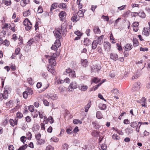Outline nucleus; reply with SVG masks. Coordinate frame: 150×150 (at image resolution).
Listing matches in <instances>:
<instances>
[{
  "label": "nucleus",
  "mask_w": 150,
  "mask_h": 150,
  "mask_svg": "<svg viewBox=\"0 0 150 150\" xmlns=\"http://www.w3.org/2000/svg\"><path fill=\"white\" fill-rule=\"evenodd\" d=\"M53 33L57 39L54 45L51 47V49L55 51H56L57 50V48L59 47L61 45L60 40L62 38L61 33L59 30H54L53 31Z\"/></svg>",
  "instance_id": "1"
},
{
  "label": "nucleus",
  "mask_w": 150,
  "mask_h": 150,
  "mask_svg": "<svg viewBox=\"0 0 150 150\" xmlns=\"http://www.w3.org/2000/svg\"><path fill=\"white\" fill-rule=\"evenodd\" d=\"M142 86V85L140 82H134L132 88V90L133 91H138L139 90Z\"/></svg>",
  "instance_id": "2"
},
{
  "label": "nucleus",
  "mask_w": 150,
  "mask_h": 150,
  "mask_svg": "<svg viewBox=\"0 0 150 150\" xmlns=\"http://www.w3.org/2000/svg\"><path fill=\"white\" fill-rule=\"evenodd\" d=\"M23 24L26 26L25 29L27 30H29L31 28L32 23L28 18L25 19L23 22Z\"/></svg>",
  "instance_id": "3"
},
{
  "label": "nucleus",
  "mask_w": 150,
  "mask_h": 150,
  "mask_svg": "<svg viewBox=\"0 0 150 150\" xmlns=\"http://www.w3.org/2000/svg\"><path fill=\"white\" fill-rule=\"evenodd\" d=\"M67 23L66 22H64L61 25V28L59 29V30H61L63 35H64L65 33L67 31Z\"/></svg>",
  "instance_id": "4"
},
{
  "label": "nucleus",
  "mask_w": 150,
  "mask_h": 150,
  "mask_svg": "<svg viewBox=\"0 0 150 150\" xmlns=\"http://www.w3.org/2000/svg\"><path fill=\"white\" fill-rule=\"evenodd\" d=\"M77 87V85L75 82H72L71 83L69 86L67 88L68 91L71 92L72 91V89L76 88Z\"/></svg>",
  "instance_id": "5"
},
{
  "label": "nucleus",
  "mask_w": 150,
  "mask_h": 150,
  "mask_svg": "<svg viewBox=\"0 0 150 150\" xmlns=\"http://www.w3.org/2000/svg\"><path fill=\"white\" fill-rule=\"evenodd\" d=\"M146 101V99L144 97H143L140 100H137V102L142 104V107L147 108L149 106V105L147 104Z\"/></svg>",
  "instance_id": "6"
},
{
  "label": "nucleus",
  "mask_w": 150,
  "mask_h": 150,
  "mask_svg": "<svg viewBox=\"0 0 150 150\" xmlns=\"http://www.w3.org/2000/svg\"><path fill=\"white\" fill-rule=\"evenodd\" d=\"M111 46L110 43L108 42H105L103 43L104 49L105 51L107 52H109L110 51Z\"/></svg>",
  "instance_id": "7"
},
{
  "label": "nucleus",
  "mask_w": 150,
  "mask_h": 150,
  "mask_svg": "<svg viewBox=\"0 0 150 150\" xmlns=\"http://www.w3.org/2000/svg\"><path fill=\"white\" fill-rule=\"evenodd\" d=\"M110 58L116 61L118 59V57L117 54L115 53H111L110 54Z\"/></svg>",
  "instance_id": "8"
},
{
  "label": "nucleus",
  "mask_w": 150,
  "mask_h": 150,
  "mask_svg": "<svg viewBox=\"0 0 150 150\" xmlns=\"http://www.w3.org/2000/svg\"><path fill=\"white\" fill-rule=\"evenodd\" d=\"M150 31L149 28L147 27H144L143 30L142 34L146 36H148Z\"/></svg>",
  "instance_id": "9"
},
{
  "label": "nucleus",
  "mask_w": 150,
  "mask_h": 150,
  "mask_svg": "<svg viewBox=\"0 0 150 150\" xmlns=\"http://www.w3.org/2000/svg\"><path fill=\"white\" fill-rule=\"evenodd\" d=\"M66 15L65 12L64 11H61L59 14V17L60 18V20L61 21H63L64 19V17L66 16Z\"/></svg>",
  "instance_id": "10"
},
{
  "label": "nucleus",
  "mask_w": 150,
  "mask_h": 150,
  "mask_svg": "<svg viewBox=\"0 0 150 150\" xmlns=\"http://www.w3.org/2000/svg\"><path fill=\"white\" fill-rule=\"evenodd\" d=\"M49 62L50 63V64L51 66V67L55 66L56 64V61L55 59L52 58L49 59Z\"/></svg>",
  "instance_id": "11"
},
{
  "label": "nucleus",
  "mask_w": 150,
  "mask_h": 150,
  "mask_svg": "<svg viewBox=\"0 0 150 150\" xmlns=\"http://www.w3.org/2000/svg\"><path fill=\"white\" fill-rule=\"evenodd\" d=\"M80 18L76 14L74 15L71 18V21L73 22H77L79 20Z\"/></svg>",
  "instance_id": "12"
},
{
  "label": "nucleus",
  "mask_w": 150,
  "mask_h": 150,
  "mask_svg": "<svg viewBox=\"0 0 150 150\" xmlns=\"http://www.w3.org/2000/svg\"><path fill=\"white\" fill-rule=\"evenodd\" d=\"M132 47V46L131 44H127L125 46L124 48L126 51H128L131 50Z\"/></svg>",
  "instance_id": "13"
},
{
  "label": "nucleus",
  "mask_w": 150,
  "mask_h": 150,
  "mask_svg": "<svg viewBox=\"0 0 150 150\" xmlns=\"http://www.w3.org/2000/svg\"><path fill=\"white\" fill-rule=\"evenodd\" d=\"M81 65L83 67H86L88 64V61L86 59H81Z\"/></svg>",
  "instance_id": "14"
},
{
  "label": "nucleus",
  "mask_w": 150,
  "mask_h": 150,
  "mask_svg": "<svg viewBox=\"0 0 150 150\" xmlns=\"http://www.w3.org/2000/svg\"><path fill=\"white\" fill-rule=\"evenodd\" d=\"M84 44L86 46H88L90 45L91 41L88 38H85L84 39L83 41Z\"/></svg>",
  "instance_id": "15"
},
{
  "label": "nucleus",
  "mask_w": 150,
  "mask_h": 150,
  "mask_svg": "<svg viewBox=\"0 0 150 150\" xmlns=\"http://www.w3.org/2000/svg\"><path fill=\"white\" fill-rule=\"evenodd\" d=\"M48 98L49 99H51L53 100H54L57 99V95L55 94H50L48 95Z\"/></svg>",
  "instance_id": "16"
},
{
  "label": "nucleus",
  "mask_w": 150,
  "mask_h": 150,
  "mask_svg": "<svg viewBox=\"0 0 150 150\" xmlns=\"http://www.w3.org/2000/svg\"><path fill=\"white\" fill-rule=\"evenodd\" d=\"M39 116L40 118L42 119L44 118V122L45 120H47V118L44 116V113L42 112H38Z\"/></svg>",
  "instance_id": "17"
},
{
  "label": "nucleus",
  "mask_w": 150,
  "mask_h": 150,
  "mask_svg": "<svg viewBox=\"0 0 150 150\" xmlns=\"http://www.w3.org/2000/svg\"><path fill=\"white\" fill-rule=\"evenodd\" d=\"M110 92L111 93L114 95H118L119 94V91L116 88L113 89Z\"/></svg>",
  "instance_id": "18"
},
{
  "label": "nucleus",
  "mask_w": 150,
  "mask_h": 150,
  "mask_svg": "<svg viewBox=\"0 0 150 150\" xmlns=\"http://www.w3.org/2000/svg\"><path fill=\"white\" fill-rule=\"evenodd\" d=\"M88 87L83 84L81 85L79 87V88L80 90L82 91H85L88 88Z\"/></svg>",
  "instance_id": "19"
},
{
  "label": "nucleus",
  "mask_w": 150,
  "mask_h": 150,
  "mask_svg": "<svg viewBox=\"0 0 150 150\" xmlns=\"http://www.w3.org/2000/svg\"><path fill=\"white\" fill-rule=\"evenodd\" d=\"M59 5L57 3L53 4L51 6L50 12L52 13V11L57 8V7Z\"/></svg>",
  "instance_id": "20"
},
{
  "label": "nucleus",
  "mask_w": 150,
  "mask_h": 150,
  "mask_svg": "<svg viewBox=\"0 0 150 150\" xmlns=\"http://www.w3.org/2000/svg\"><path fill=\"white\" fill-rule=\"evenodd\" d=\"M93 31L96 34H99L101 32L99 28L97 26H96L94 27Z\"/></svg>",
  "instance_id": "21"
},
{
  "label": "nucleus",
  "mask_w": 150,
  "mask_h": 150,
  "mask_svg": "<svg viewBox=\"0 0 150 150\" xmlns=\"http://www.w3.org/2000/svg\"><path fill=\"white\" fill-rule=\"evenodd\" d=\"M29 2V0H23L21 1V5L22 6L24 7Z\"/></svg>",
  "instance_id": "22"
},
{
  "label": "nucleus",
  "mask_w": 150,
  "mask_h": 150,
  "mask_svg": "<svg viewBox=\"0 0 150 150\" xmlns=\"http://www.w3.org/2000/svg\"><path fill=\"white\" fill-rule=\"evenodd\" d=\"M5 90L4 91V93L2 94L3 96H4V99H6L8 96V93L7 90H6V88H5Z\"/></svg>",
  "instance_id": "23"
},
{
  "label": "nucleus",
  "mask_w": 150,
  "mask_h": 150,
  "mask_svg": "<svg viewBox=\"0 0 150 150\" xmlns=\"http://www.w3.org/2000/svg\"><path fill=\"white\" fill-rule=\"evenodd\" d=\"M98 107L100 109L104 110L106 109V106L105 104L100 103L99 104Z\"/></svg>",
  "instance_id": "24"
},
{
  "label": "nucleus",
  "mask_w": 150,
  "mask_h": 150,
  "mask_svg": "<svg viewBox=\"0 0 150 150\" xmlns=\"http://www.w3.org/2000/svg\"><path fill=\"white\" fill-rule=\"evenodd\" d=\"M104 36L103 35H102L98 38L97 42L99 44L101 45L103 42Z\"/></svg>",
  "instance_id": "25"
},
{
  "label": "nucleus",
  "mask_w": 150,
  "mask_h": 150,
  "mask_svg": "<svg viewBox=\"0 0 150 150\" xmlns=\"http://www.w3.org/2000/svg\"><path fill=\"white\" fill-rule=\"evenodd\" d=\"M98 43L96 40H94L92 44V48L93 49H95L97 47Z\"/></svg>",
  "instance_id": "26"
},
{
  "label": "nucleus",
  "mask_w": 150,
  "mask_h": 150,
  "mask_svg": "<svg viewBox=\"0 0 150 150\" xmlns=\"http://www.w3.org/2000/svg\"><path fill=\"white\" fill-rule=\"evenodd\" d=\"M6 105L10 107H12L13 105V101L12 100H10L8 102L6 103Z\"/></svg>",
  "instance_id": "27"
},
{
  "label": "nucleus",
  "mask_w": 150,
  "mask_h": 150,
  "mask_svg": "<svg viewBox=\"0 0 150 150\" xmlns=\"http://www.w3.org/2000/svg\"><path fill=\"white\" fill-rule=\"evenodd\" d=\"M37 142L38 144L41 145L45 144V139H40L38 140Z\"/></svg>",
  "instance_id": "28"
},
{
  "label": "nucleus",
  "mask_w": 150,
  "mask_h": 150,
  "mask_svg": "<svg viewBox=\"0 0 150 150\" xmlns=\"http://www.w3.org/2000/svg\"><path fill=\"white\" fill-rule=\"evenodd\" d=\"M133 45L136 47L138 45L139 42L137 39L136 38H134L133 39Z\"/></svg>",
  "instance_id": "29"
},
{
  "label": "nucleus",
  "mask_w": 150,
  "mask_h": 150,
  "mask_svg": "<svg viewBox=\"0 0 150 150\" xmlns=\"http://www.w3.org/2000/svg\"><path fill=\"white\" fill-rule=\"evenodd\" d=\"M91 102L90 101L88 103V104L85 106V112H87L88 111V109L90 108L91 106Z\"/></svg>",
  "instance_id": "30"
},
{
  "label": "nucleus",
  "mask_w": 150,
  "mask_h": 150,
  "mask_svg": "<svg viewBox=\"0 0 150 150\" xmlns=\"http://www.w3.org/2000/svg\"><path fill=\"white\" fill-rule=\"evenodd\" d=\"M78 16L79 18L82 17L84 16V12L82 10H79L77 13Z\"/></svg>",
  "instance_id": "31"
},
{
  "label": "nucleus",
  "mask_w": 150,
  "mask_h": 150,
  "mask_svg": "<svg viewBox=\"0 0 150 150\" xmlns=\"http://www.w3.org/2000/svg\"><path fill=\"white\" fill-rule=\"evenodd\" d=\"M69 74V76L70 77L73 78L76 77L75 71L74 70L72 71Z\"/></svg>",
  "instance_id": "32"
},
{
  "label": "nucleus",
  "mask_w": 150,
  "mask_h": 150,
  "mask_svg": "<svg viewBox=\"0 0 150 150\" xmlns=\"http://www.w3.org/2000/svg\"><path fill=\"white\" fill-rule=\"evenodd\" d=\"M96 117L97 118L99 119H101L102 118V114L100 111H98L96 113Z\"/></svg>",
  "instance_id": "33"
},
{
  "label": "nucleus",
  "mask_w": 150,
  "mask_h": 150,
  "mask_svg": "<svg viewBox=\"0 0 150 150\" xmlns=\"http://www.w3.org/2000/svg\"><path fill=\"white\" fill-rule=\"evenodd\" d=\"M67 5L63 3H61L59 4L58 6L60 8H66Z\"/></svg>",
  "instance_id": "34"
},
{
  "label": "nucleus",
  "mask_w": 150,
  "mask_h": 150,
  "mask_svg": "<svg viewBox=\"0 0 150 150\" xmlns=\"http://www.w3.org/2000/svg\"><path fill=\"white\" fill-rule=\"evenodd\" d=\"M2 2L3 3H4V4L6 6L10 5L11 3V1L10 0L6 1L5 0H3L2 1Z\"/></svg>",
  "instance_id": "35"
},
{
  "label": "nucleus",
  "mask_w": 150,
  "mask_h": 150,
  "mask_svg": "<svg viewBox=\"0 0 150 150\" xmlns=\"http://www.w3.org/2000/svg\"><path fill=\"white\" fill-rule=\"evenodd\" d=\"M30 10L29 9L27 11H25L23 13V15L24 16L26 17L30 15Z\"/></svg>",
  "instance_id": "36"
},
{
  "label": "nucleus",
  "mask_w": 150,
  "mask_h": 150,
  "mask_svg": "<svg viewBox=\"0 0 150 150\" xmlns=\"http://www.w3.org/2000/svg\"><path fill=\"white\" fill-rule=\"evenodd\" d=\"M137 122L136 121L132 122L130 123V126L133 128H135L137 126Z\"/></svg>",
  "instance_id": "37"
},
{
  "label": "nucleus",
  "mask_w": 150,
  "mask_h": 150,
  "mask_svg": "<svg viewBox=\"0 0 150 150\" xmlns=\"http://www.w3.org/2000/svg\"><path fill=\"white\" fill-rule=\"evenodd\" d=\"M58 141L59 139L55 137H53L50 139V141L51 142L53 141L55 142H57Z\"/></svg>",
  "instance_id": "38"
},
{
  "label": "nucleus",
  "mask_w": 150,
  "mask_h": 150,
  "mask_svg": "<svg viewBox=\"0 0 150 150\" xmlns=\"http://www.w3.org/2000/svg\"><path fill=\"white\" fill-rule=\"evenodd\" d=\"M27 144H25L23 146H21L17 150H24L27 147Z\"/></svg>",
  "instance_id": "39"
},
{
  "label": "nucleus",
  "mask_w": 150,
  "mask_h": 150,
  "mask_svg": "<svg viewBox=\"0 0 150 150\" xmlns=\"http://www.w3.org/2000/svg\"><path fill=\"white\" fill-rule=\"evenodd\" d=\"M130 13V11H128L126 12H125L123 14V16L124 17H128Z\"/></svg>",
  "instance_id": "40"
},
{
  "label": "nucleus",
  "mask_w": 150,
  "mask_h": 150,
  "mask_svg": "<svg viewBox=\"0 0 150 150\" xmlns=\"http://www.w3.org/2000/svg\"><path fill=\"white\" fill-rule=\"evenodd\" d=\"M73 123L75 124H78L79 123L81 124L82 122L78 119H74L73 120Z\"/></svg>",
  "instance_id": "41"
},
{
  "label": "nucleus",
  "mask_w": 150,
  "mask_h": 150,
  "mask_svg": "<svg viewBox=\"0 0 150 150\" xmlns=\"http://www.w3.org/2000/svg\"><path fill=\"white\" fill-rule=\"evenodd\" d=\"M96 68H95L93 69V68H92V71L93 72H96V71H98L100 70L101 68V67L100 66H99L98 67L96 66Z\"/></svg>",
  "instance_id": "42"
},
{
  "label": "nucleus",
  "mask_w": 150,
  "mask_h": 150,
  "mask_svg": "<svg viewBox=\"0 0 150 150\" xmlns=\"http://www.w3.org/2000/svg\"><path fill=\"white\" fill-rule=\"evenodd\" d=\"M139 16L141 17L144 18L145 17L146 15L144 12H140L139 13Z\"/></svg>",
  "instance_id": "43"
},
{
  "label": "nucleus",
  "mask_w": 150,
  "mask_h": 150,
  "mask_svg": "<svg viewBox=\"0 0 150 150\" xmlns=\"http://www.w3.org/2000/svg\"><path fill=\"white\" fill-rule=\"evenodd\" d=\"M101 18L103 19L104 21H108L109 20V18L108 16L103 15L101 17Z\"/></svg>",
  "instance_id": "44"
},
{
  "label": "nucleus",
  "mask_w": 150,
  "mask_h": 150,
  "mask_svg": "<svg viewBox=\"0 0 150 150\" xmlns=\"http://www.w3.org/2000/svg\"><path fill=\"white\" fill-rule=\"evenodd\" d=\"M112 138L114 139L118 140L120 139L119 136L117 134H115L112 136Z\"/></svg>",
  "instance_id": "45"
},
{
  "label": "nucleus",
  "mask_w": 150,
  "mask_h": 150,
  "mask_svg": "<svg viewBox=\"0 0 150 150\" xmlns=\"http://www.w3.org/2000/svg\"><path fill=\"white\" fill-rule=\"evenodd\" d=\"M74 33L78 36L80 37L83 34V33L81 32L79 30L75 31Z\"/></svg>",
  "instance_id": "46"
},
{
  "label": "nucleus",
  "mask_w": 150,
  "mask_h": 150,
  "mask_svg": "<svg viewBox=\"0 0 150 150\" xmlns=\"http://www.w3.org/2000/svg\"><path fill=\"white\" fill-rule=\"evenodd\" d=\"M34 42V40L33 38L30 39L27 42V45L30 46Z\"/></svg>",
  "instance_id": "47"
},
{
  "label": "nucleus",
  "mask_w": 150,
  "mask_h": 150,
  "mask_svg": "<svg viewBox=\"0 0 150 150\" xmlns=\"http://www.w3.org/2000/svg\"><path fill=\"white\" fill-rule=\"evenodd\" d=\"M100 79L98 78L95 77L93 80V82L95 83H97L100 81Z\"/></svg>",
  "instance_id": "48"
},
{
  "label": "nucleus",
  "mask_w": 150,
  "mask_h": 150,
  "mask_svg": "<svg viewBox=\"0 0 150 150\" xmlns=\"http://www.w3.org/2000/svg\"><path fill=\"white\" fill-rule=\"evenodd\" d=\"M28 93L27 91H24L23 93V96L24 98L26 99L27 98Z\"/></svg>",
  "instance_id": "49"
},
{
  "label": "nucleus",
  "mask_w": 150,
  "mask_h": 150,
  "mask_svg": "<svg viewBox=\"0 0 150 150\" xmlns=\"http://www.w3.org/2000/svg\"><path fill=\"white\" fill-rule=\"evenodd\" d=\"M26 138L25 137L23 136L21 137V141L23 143L25 142Z\"/></svg>",
  "instance_id": "50"
},
{
  "label": "nucleus",
  "mask_w": 150,
  "mask_h": 150,
  "mask_svg": "<svg viewBox=\"0 0 150 150\" xmlns=\"http://www.w3.org/2000/svg\"><path fill=\"white\" fill-rule=\"evenodd\" d=\"M47 69L52 74H54V70L53 69V68L52 67L50 68L49 67Z\"/></svg>",
  "instance_id": "51"
},
{
  "label": "nucleus",
  "mask_w": 150,
  "mask_h": 150,
  "mask_svg": "<svg viewBox=\"0 0 150 150\" xmlns=\"http://www.w3.org/2000/svg\"><path fill=\"white\" fill-rule=\"evenodd\" d=\"M27 91L28 93V95H32L33 93V90L30 88H28Z\"/></svg>",
  "instance_id": "52"
},
{
  "label": "nucleus",
  "mask_w": 150,
  "mask_h": 150,
  "mask_svg": "<svg viewBox=\"0 0 150 150\" xmlns=\"http://www.w3.org/2000/svg\"><path fill=\"white\" fill-rule=\"evenodd\" d=\"M37 12H38V13H42L43 12V10L42 9V8L41 6H39L38 7V10Z\"/></svg>",
  "instance_id": "53"
},
{
  "label": "nucleus",
  "mask_w": 150,
  "mask_h": 150,
  "mask_svg": "<svg viewBox=\"0 0 150 150\" xmlns=\"http://www.w3.org/2000/svg\"><path fill=\"white\" fill-rule=\"evenodd\" d=\"M28 109L31 112H33L34 111V107L33 105H30L29 106Z\"/></svg>",
  "instance_id": "54"
},
{
  "label": "nucleus",
  "mask_w": 150,
  "mask_h": 150,
  "mask_svg": "<svg viewBox=\"0 0 150 150\" xmlns=\"http://www.w3.org/2000/svg\"><path fill=\"white\" fill-rule=\"evenodd\" d=\"M28 81L29 84L31 85H33V82L31 78H29L28 79Z\"/></svg>",
  "instance_id": "55"
},
{
  "label": "nucleus",
  "mask_w": 150,
  "mask_h": 150,
  "mask_svg": "<svg viewBox=\"0 0 150 150\" xmlns=\"http://www.w3.org/2000/svg\"><path fill=\"white\" fill-rule=\"evenodd\" d=\"M62 147L63 150H67L68 146L67 144L66 143L64 144Z\"/></svg>",
  "instance_id": "56"
},
{
  "label": "nucleus",
  "mask_w": 150,
  "mask_h": 150,
  "mask_svg": "<svg viewBox=\"0 0 150 150\" xmlns=\"http://www.w3.org/2000/svg\"><path fill=\"white\" fill-rule=\"evenodd\" d=\"M43 103L46 106H48L49 105V103L46 100L44 99L43 100Z\"/></svg>",
  "instance_id": "57"
},
{
  "label": "nucleus",
  "mask_w": 150,
  "mask_h": 150,
  "mask_svg": "<svg viewBox=\"0 0 150 150\" xmlns=\"http://www.w3.org/2000/svg\"><path fill=\"white\" fill-rule=\"evenodd\" d=\"M8 23H5L3 25L2 28L3 29H6L8 28Z\"/></svg>",
  "instance_id": "58"
},
{
  "label": "nucleus",
  "mask_w": 150,
  "mask_h": 150,
  "mask_svg": "<svg viewBox=\"0 0 150 150\" xmlns=\"http://www.w3.org/2000/svg\"><path fill=\"white\" fill-rule=\"evenodd\" d=\"M41 137L40 134L39 133L35 135V138L38 140L40 139Z\"/></svg>",
  "instance_id": "59"
},
{
  "label": "nucleus",
  "mask_w": 150,
  "mask_h": 150,
  "mask_svg": "<svg viewBox=\"0 0 150 150\" xmlns=\"http://www.w3.org/2000/svg\"><path fill=\"white\" fill-rule=\"evenodd\" d=\"M53 147L50 145L47 146L46 149V150H53Z\"/></svg>",
  "instance_id": "60"
},
{
  "label": "nucleus",
  "mask_w": 150,
  "mask_h": 150,
  "mask_svg": "<svg viewBox=\"0 0 150 150\" xmlns=\"http://www.w3.org/2000/svg\"><path fill=\"white\" fill-rule=\"evenodd\" d=\"M139 23L138 22H134L132 25L133 27H138Z\"/></svg>",
  "instance_id": "61"
},
{
  "label": "nucleus",
  "mask_w": 150,
  "mask_h": 150,
  "mask_svg": "<svg viewBox=\"0 0 150 150\" xmlns=\"http://www.w3.org/2000/svg\"><path fill=\"white\" fill-rule=\"evenodd\" d=\"M140 50L141 51H147L148 50V49L146 47H141L140 49Z\"/></svg>",
  "instance_id": "62"
},
{
  "label": "nucleus",
  "mask_w": 150,
  "mask_h": 150,
  "mask_svg": "<svg viewBox=\"0 0 150 150\" xmlns=\"http://www.w3.org/2000/svg\"><path fill=\"white\" fill-rule=\"evenodd\" d=\"M16 115L19 118H21L23 116V114L20 112L17 113Z\"/></svg>",
  "instance_id": "63"
},
{
  "label": "nucleus",
  "mask_w": 150,
  "mask_h": 150,
  "mask_svg": "<svg viewBox=\"0 0 150 150\" xmlns=\"http://www.w3.org/2000/svg\"><path fill=\"white\" fill-rule=\"evenodd\" d=\"M101 147L103 150H105L107 148V146L105 144H102L101 145Z\"/></svg>",
  "instance_id": "64"
}]
</instances>
